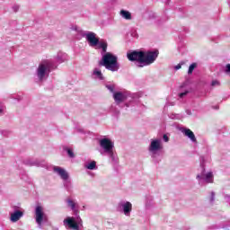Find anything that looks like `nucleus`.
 <instances>
[{
  "label": "nucleus",
  "mask_w": 230,
  "mask_h": 230,
  "mask_svg": "<svg viewBox=\"0 0 230 230\" xmlns=\"http://www.w3.org/2000/svg\"><path fill=\"white\" fill-rule=\"evenodd\" d=\"M66 204H67L68 208H70L72 209V211H74V213H78V202H76L74 199H67Z\"/></svg>",
  "instance_id": "17"
},
{
  "label": "nucleus",
  "mask_w": 230,
  "mask_h": 230,
  "mask_svg": "<svg viewBox=\"0 0 230 230\" xmlns=\"http://www.w3.org/2000/svg\"><path fill=\"white\" fill-rule=\"evenodd\" d=\"M181 67H182V65L178 64L176 66H174V69H176V71H179V69H181Z\"/></svg>",
  "instance_id": "32"
},
{
  "label": "nucleus",
  "mask_w": 230,
  "mask_h": 230,
  "mask_svg": "<svg viewBox=\"0 0 230 230\" xmlns=\"http://www.w3.org/2000/svg\"><path fill=\"white\" fill-rule=\"evenodd\" d=\"M53 172H54V173L58 175V177H60V179H62V181H67L69 179V172H67V171H66V169H64L62 167L54 166Z\"/></svg>",
  "instance_id": "13"
},
{
  "label": "nucleus",
  "mask_w": 230,
  "mask_h": 230,
  "mask_svg": "<svg viewBox=\"0 0 230 230\" xmlns=\"http://www.w3.org/2000/svg\"><path fill=\"white\" fill-rule=\"evenodd\" d=\"M54 60L56 64H64V62H67L69 60V57L66 54V52L59 51L54 57Z\"/></svg>",
  "instance_id": "14"
},
{
  "label": "nucleus",
  "mask_w": 230,
  "mask_h": 230,
  "mask_svg": "<svg viewBox=\"0 0 230 230\" xmlns=\"http://www.w3.org/2000/svg\"><path fill=\"white\" fill-rule=\"evenodd\" d=\"M196 67H197V63H192V64L189 66L188 75H191V74L193 73V71L195 70Z\"/></svg>",
  "instance_id": "22"
},
{
  "label": "nucleus",
  "mask_w": 230,
  "mask_h": 230,
  "mask_svg": "<svg viewBox=\"0 0 230 230\" xmlns=\"http://www.w3.org/2000/svg\"><path fill=\"white\" fill-rule=\"evenodd\" d=\"M93 76L97 80H103V74H102V70H100L99 68L93 69Z\"/></svg>",
  "instance_id": "18"
},
{
  "label": "nucleus",
  "mask_w": 230,
  "mask_h": 230,
  "mask_svg": "<svg viewBox=\"0 0 230 230\" xmlns=\"http://www.w3.org/2000/svg\"><path fill=\"white\" fill-rule=\"evenodd\" d=\"M143 51H132L127 54V58L130 62H138V66H143Z\"/></svg>",
  "instance_id": "11"
},
{
  "label": "nucleus",
  "mask_w": 230,
  "mask_h": 230,
  "mask_svg": "<svg viewBox=\"0 0 230 230\" xmlns=\"http://www.w3.org/2000/svg\"><path fill=\"white\" fill-rule=\"evenodd\" d=\"M218 85H220V81H218V80L212 81V83H211L212 87H218Z\"/></svg>",
  "instance_id": "24"
},
{
  "label": "nucleus",
  "mask_w": 230,
  "mask_h": 230,
  "mask_svg": "<svg viewBox=\"0 0 230 230\" xmlns=\"http://www.w3.org/2000/svg\"><path fill=\"white\" fill-rule=\"evenodd\" d=\"M209 202L211 203L215 202V192L210 193Z\"/></svg>",
  "instance_id": "26"
},
{
  "label": "nucleus",
  "mask_w": 230,
  "mask_h": 230,
  "mask_svg": "<svg viewBox=\"0 0 230 230\" xmlns=\"http://www.w3.org/2000/svg\"><path fill=\"white\" fill-rule=\"evenodd\" d=\"M66 152H67L69 157H75V153H73V150L68 148V149H66Z\"/></svg>",
  "instance_id": "27"
},
{
  "label": "nucleus",
  "mask_w": 230,
  "mask_h": 230,
  "mask_svg": "<svg viewBox=\"0 0 230 230\" xmlns=\"http://www.w3.org/2000/svg\"><path fill=\"white\" fill-rule=\"evenodd\" d=\"M164 148V146L163 144V138L155 137L150 139L147 150L152 159H154V161H157V158L161 155V152H163Z\"/></svg>",
  "instance_id": "4"
},
{
  "label": "nucleus",
  "mask_w": 230,
  "mask_h": 230,
  "mask_svg": "<svg viewBox=\"0 0 230 230\" xmlns=\"http://www.w3.org/2000/svg\"><path fill=\"white\" fill-rule=\"evenodd\" d=\"M128 96H130L128 92H116V93H113V99H114L115 102L117 103V105H119V103L128 100Z\"/></svg>",
  "instance_id": "12"
},
{
  "label": "nucleus",
  "mask_w": 230,
  "mask_h": 230,
  "mask_svg": "<svg viewBox=\"0 0 230 230\" xmlns=\"http://www.w3.org/2000/svg\"><path fill=\"white\" fill-rule=\"evenodd\" d=\"M99 146L101 155H108L111 161H116L118 156L116 152H114V141L112 139L106 137L99 139Z\"/></svg>",
  "instance_id": "2"
},
{
  "label": "nucleus",
  "mask_w": 230,
  "mask_h": 230,
  "mask_svg": "<svg viewBox=\"0 0 230 230\" xmlns=\"http://www.w3.org/2000/svg\"><path fill=\"white\" fill-rule=\"evenodd\" d=\"M228 5L230 6V0H229V2H228Z\"/></svg>",
  "instance_id": "33"
},
{
  "label": "nucleus",
  "mask_w": 230,
  "mask_h": 230,
  "mask_svg": "<svg viewBox=\"0 0 230 230\" xmlns=\"http://www.w3.org/2000/svg\"><path fill=\"white\" fill-rule=\"evenodd\" d=\"M225 73L229 74L230 73V64H226L225 66Z\"/></svg>",
  "instance_id": "28"
},
{
  "label": "nucleus",
  "mask_w": 230,
  "mask_h": 230,
  "mask_svg": "<svg viewBox=\"0 0 230 230\" xmlns=\"http://www.w3.org/2000/svg\"><path fill=\"white\" fill-rule=\"evenodd\" d=\"M204 157L200 158V166H201V173L197 175V179L199 181V184H202V182H207V184H209L213 182V172H206V169H204Z\"/></svg>",
  "instance_id": "7"
},
{
  "label": "nucleus",
  "mask_w": 230,
  "mask_h": 230,
  "mask_svg": "<svg viewBox=\"0 0 230 230\" xmlns=\"http://www.w3.org/2000/svg\"><path fill=\"white\" fill-rule=\"evenodd\" d=\"M186 94H188V91H185V92H183V93H181L179 94V96H180V98H184V96H186Z\"/></svg>",
  "instance_id": "30"
},
{
  "label": "nucleus",
  "mask_w": 230,
  "mask_h": 230,
  "mask_svg": "<svg viewBox=\"0 0 230 230\" xmlns=\"http://www.w3.org/2000/svg\"><path fill=\"white\" fill-rule=\"evenodd\" d=\"M126 105V107H128V104H125Z\"/></svg>",
  "instance_id": "34"
},
{
  "label": "nucleus",
  "mask_w": 230,
  "mask_h": 230,
  "mask_svg": "<svg viewBox=\"0 0 230 230\" xmlns=\"http://www.w3.org/2000/svg\"><path fill=\"white\" fill-rule=\"evenodd\" d=\"M143 55L142 65H137L138 67H145V66H150L151 64H154L157 59V57H159V51H146L143 52Z\"/></svg>",
  "instance_id": "8"
},
{
  "label": "nucleus",
  "mask_w": 230,
  "mask_h": 230,
  "mask_svg": "<svg viewBox=\"0 0 230 230\" xmlns=\"http://www.w3.org/2000/svg\"><path fill=\"white\" fill-rule=\"evenodd\" d=\"M85 168H87V170H95L96 169V162L93 161L91 163L86 164Z\"/></svg>",
  "instance_id": "21"
},
{
  "label": "nucleus",
  "mask_w": 230,
  "mask_h": 230,
  "mask_svg": "<svg viewBox=\"0 0 230 230\" xmlns=\"http://www.w3.org/2000/svg\"><path fill=\"white\" fill-rule=\"evenodd\" d=\"M79 230H80V228H79Z\"/></svg>",
  "instance_id": "36"
},
{
  "label": "nucleus",
  "mask_w": 230,
  "mask_h": 230,
  "mask_svg": "<svg viewBox=\"0 0 230 230\" xmlns=\"http://www.w3.org/2000/svg\"><path fill=\"white\" fill-rule=\"evenodd\" d=\"M24 213L21 210H15L14 212L10 214V220L11 222H19L21 218H22Z\"/></svg>",
  "instance_id": "16"
},
{
  "label": "nucleus",
  "mask_w": 230,
  "mask_h": 230,
  "mask_svg": "<svg viewBox=\"0 0 230 230\" xmlns=\"http://www.w3.org/2000/svg\"><path fill=\"white\" fill-rule=\"evenodd\" d=\"M107 89L111 91V93H114V86L113 85H106Z\"/></svg>",
  "instance_id": "29"
},
{
  "label": "nucleus",
  "mask_w": 230,
  "mask_h": 230,
  "mask_svg": "<svg viewBox=\"0 0 230 230\" xmlns=\"http://www.w3.org/2000/svg\"><path fill=\"white\" fill-rule=\"evenodd\" d=\"M4 111H6V107L0 102V116H4Z\"/></svg>",
  "instance_id": "23"
},
{
  "label": "nucleus",
  "mask_w": 230,
  "mask_h": 230,
  "mask_svg": "<svg viewBox=\"0 0 230 230\" xmlns=\"http://www.w3.org/2000/svg\"><path fill=\"white\" fill-rule=\"evenodd\" d=\"M181 131L183 133V135L186 136L192 143H197V137H195V133L191 131L190 128H182Z\"/></svg>",
  "instance_id": "15"
},
{
  "label": "nucleus",
  "mask_w": 230,
  "mask_h": 230,
  "mask_svg": "<svg viewBox=\"0 0 230 230\" xmlns=\"http://www.w3.org/2000/svg\"><path fill=\"white\" fill-rule=\"evenodd\" d=\"M118 209L120 213H123L125 217H130L132 213V203H130V201H120L118 204Z\"/></svg>",
  "instance_id": "10"
},
{
  "label": "nucleus",
  "mask_w": 230,
  "mask_h": 230,
  "mask_svg": "<svg viewBox=\"0 0 230 230\" xmlns=\"http://www.w3.org/2000/svg\"><path fill=\"white\" fill-rule=\"evenodd\" d=\"M72 31H76L77 33H80L82 31H80V28L78 26H73L71 27Z\"/></svg>",
  "instance_id": "25"
},
{
  "label": "nucleus",
  "mask_w": 230,
  "mask_h": 230,
  "mask_svg": "<svg viewBox=\"0 0 230 230\" xmlns=\"http://www.w3.org/2000/svg\"><path fill=\"white\" fill-rule=\"evenodd\" d=\"M84 37H85V40L91 48H95V49H102L104 53L107 51V42L100 41V39L96 37V33L87 31L84 34Z\"/></svg>",
  "instance_id": "5"
},
{
  "label": "nucleus",
  "mask_w": 230,
  "mask_h": 230,
  "mask_svg": "<svg viewBox=\"0 0 230 230\" xmlns=\"http://www.w3.org/2000/svg\"><path fill=\"white\" fill-rule=\"evenodd\" d=\"M100 64L101 66H103L105 69H108V71H111L112 73H116V71L119 70L118 56L111 52H107L102 56Z\"/></svg>",
  "instance_id": "3"
},
{
  "label": "nucleus",
  "mask_w": 230,
  "mask_h": 230,
  "mask_svg": "<svg viewBox=\"0 0 230 230\" xmlns=\"http://www.w3.org/2000/svg\"><path fill=\"white\" fill-rule=\"evenodd\" d=\"M24 164L27 166H40V163H39V161L33 160V159H27L24 161Z\"/></svg>",
  "instance_id": "20"
},
{
  "label": "nucleus",
  "mask_w": 230,
  "mask_h": 230,
  "mask_svg": "<svg viewBox=\"0 0 230 230\" xmlns=\"http://www.w3.org/2000/svg\"><path fill=\"white\" fill-rule=\"evenodd\" d=\"M63 224L66 229L69 230H80L83 226V221L80 216L77 217H67L64 219Z\"/></svg>",
  "instance_id": "6"
},
{
  "label": "nucleus",
  "mask_w": 230,
  "mask_h": 230,
  "mask_svg": "<svg viewBox=\"0 0 230 230\" xmlns=\"http://www.w3.org/2000/svg\"><path fill=\"white\" fill-rule=\"evenodd\" d=\"M79 230H80V228H79Z\"/></svg>",
  "instance_id": "35"
},
{
  "label": "nucleus",
  "mask_w": 230,
  "mask_h": 230,
  "mask_svg": "<svg viewBox=\"0 0 230 230\" xmlns=\"http://www.w3.org/2000/svg\"><path fill=\"white\" fill-rule=\"evenodd\" d=\"M164 141L165 143H168L170 141V137H168V136H166V135H164Z\"/></svg>",
  "instance_id": "31"
},
{
  "label": "nucleus",
  "mask_w": 230,
  "mask_h": 230,
  "mask_svg": "<svg viewBox=\"0 0 230 230\" xmlns=\"http://www.w3.org/2000/svg\"><path fill=\"white\" fill-rule=\"evenodd\" d=\"M120 16L123 19H126V21H131L132 20V13L128 11L121 10L120 11Z\"/></svg>",
  "instance_id": "19"
},
{
  "label": "nucleus",
  "mask_w": 230,
  "mask_h": 230,
  "mask_svg": "<svg viewBox=\"0 0 230 230\" xmlns=\"http://www.w3.org/2000/svg\"><path fill=\"white\" fill-rule=\"evenodd\" d=\"M34 218L39 227H42V224H44V222H48V215L44 212V207L40 205L36 206Z\"/></svg>",
  "instance_id": "9"
},
{
  "label": "nucleus",
  "mask_w": 230,
  "mask_h": 230,
  "mask_svg": "<svg viewBox=\"0 0 230 230\" xmlns=\"http://www.w3.org/2000/svg\"><path fill=\"white\" fill-rule=\"evenodd\" d=\"M57 67V64L53 59H44L42 60L36 70V76L40 80V82H42L49 76V73L53 71Z\"/></svg>",
  "instance_id": "1"
}]
</instances>
